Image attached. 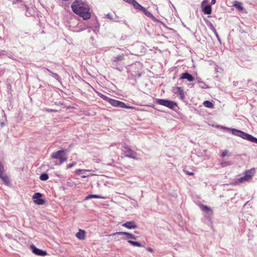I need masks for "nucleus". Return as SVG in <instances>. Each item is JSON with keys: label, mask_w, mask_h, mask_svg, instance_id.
<instances>
[{"label": "nucleus", "mask_w": 257, "mask_h": 257, "mask_svg": "<svg viewBox=\"0 0 257 257\" xmlns=\"http://www.w3.org/2000/svg\"><path fill=\"white\" fill-rule=\"evenodd\" d=\"M221 165L222 167H225V166L231 165V163L229 162H224L221 163Z\"/></svg>", "instance_id": "nucleus-32"}, {"label": "nucleus", "mask_w": 257, "mask_h": 257, "mask_svg": "<svg viewBox=\"0 0 257 257\" xmlns=\"http://www.w3.org/2000/svg\"><path fill=\"white\" fill-rule=\"evenodd\" d=\"M180 79H187L189 82H192L194 80V77L187 72L183 73L181 74Z\"/></svg>", "instance_id": "nucleus-12"}, {"label": "nucleus", "mask_w": 257, "mask_h": 257, "mask_svg": "<svg viewBox=\"0 0 257 257\" xmlns=\"http://www.w3.org/2000/svg\"><path fill=\"white\" fill-rule=\"evenodd\" d=\"M75 164V163H72V164H69V165H68V168H70L72 167H73Z\"/></svg>", "instance_id": "nucleus-37"}, {"label": "nucleus", "mask_w": 257, "mask_h": 257, "mask_svg": "<svg viewBox=\"0 0 257 257\" xmlns=\"http://www.w3.org/2000/svg\"><path fill=\"white\" fill-rule=\"evenodd\" d=\"M145 14V15L149 18H151L153 20L155 21L156 18L155 17L148 11L146 10L144 7L142 10Z\"/></svg>", "instance_id": "nucleus-14"}, {"label": "nucleus", "mask_w": 257, "mask_h": 257, "mask_svg": "<svg viewBox=\"0 0 257 257\" xmlns=\"http://www.w3.org/2000/svg\"><path fill=\"white\" fill-rule=\"evenodd\" d=\"M128 228L131 229V228H135L137 226H125Z\"/></svg>", "instance_id": "nucleus-39"}, {"label": "nucleus", "mask_w": 257, "mask_h": 257, "mask_svg": "<svg viewBox=\"0 0 257 257\" xmlns=\"http://www.w3.org/2000/svg\"><path fill=\"white\" fill-rule=\"evenodd\" d=\"M0 178L3 181V182L7 185L9 184L10 181L9 177L5 174H2L0 175Z\"/></svg>", "instance_id": "nucleus-20"}, {"label": "nucleus", "mask_w": 257, "mask_h": 257, "mask_svg": "<svg viewBox=\"0 0 257 257\" xmlns=\"http://www.w3.org/2000/svg\"><path fill=\"white\" fill-rule=\"evenodd\" d=\"M116 234H125V235H126L128 238H132V239H136V237L134 235H133L132 234H130L129 233L126 232H115V233L111 234L110 235H114Z\"/></svg>", "instance_id": "nucleus-15"}, {"label": "nucleus", "mask_w": 257, "mask_h": 257, "mask_svg": "<svg viewBox=\"0 0 257 257\" xmlns=\"http://www.w3.org/2000/svg\"><path fill=\"white\" fill-rule=\"evenodd\" d=\"M233 6L237 9L239 11H242L243 10L242 3L238 1H236L233 2Z\"/></svg>", "instance_id": "nucleus-16"}, {"label": "nucleus", "mask_w": 257, "mask_h": 257, "mask_svg": "<svg viewBox=\"0 0 257 257\" xmlns=\"http://www.w3.org/2000/svg\"><path fill=\"white\" fill-rule=\"evenodd\" d=\"M22 2V0H13V4H18Z\"/></svg>", "instance_id": "nucleus-35"}, {"label": "nucleus", "mask_w": 257, "mask_h": 257, "mask_svg": "<svg viewBox=\"0 0 257 257\" xmlns=\"http://www.w3.org/2000/svg\"><path fill=\"white\" fill-rule=\"evenodd\" d=\"M44 70L46 71H48L49 73H50L51 74V75H52V76L53 78H54L55 79H56L57 80H59V75L55 73H53L50 70H49L48 68H44Z\"/></svg>", "instance_id": "nucleus-22"}, {"label": "nucleus", "mask_w": 257, "mask_h": 257, "mask_svg": "<svg viewBox=\"0 0 257 257\" xmlns=\"http://www.w3.org/2000/svg\"><path fill=\"white\" fill-rule=\"evenodd\" d=\"M4 168L2 163H0V175L4 174Z\"/></svg>", "instance_id": "nucleus-31"}, {"label": "nucleus", "mask_w": 257, "mask_h": 257, "mask_svg": "<svg viewBox=\"0 0 257 257\" xmlns=\"http://www.w3.org/2000/svg\"><path fill=\"white\" fill-rule=\"evenodd\" d=\"M124 58V54H121L118 55L115 57H114L112 59L113 61L115 62H117L120 61H122Z\"/></svg>", "instance_id": "nucleus-19"}, {"label": "nucleus", "mask_w": 257, "mask_h": 257, "mask_svg": "<svg viewBox=\"0 0 257 257\" xmlns=\"http://www.w3.org/2000/svg\"><path fill=\"white\" fill-rule=\"evenodd\" d=\"M185 171L186 173L188 175L192 176L194 175V173L193 172H188L186 171Z\"/></svg>", "instance_id": "nucleus-36"}, {"label": "nucleus", "mask_w": 257, "mask_h": 257, "mask_svg": "<svg viewBox=\"0 0 257 257\" xmlns=\"http://www.w3.org/2000/svg\"><path fill=\"white\" fill-rule=\"evenodd\" d=\"M208 26L209 27V28L214 32V33H216V29H215L214 27L213 26V25L211 24V23H209V24L208 25Z\"/></svg>", "instance_id": "nucleus-30"}, {"label": "nucleus", "mask_w": 257, "mask_h": 257, "mask_svg": "<svg viewBox=\"0 0 257 257\" xmlns=\"http://www.w3.org/2000/svg\"><path fill=\"white\" fill-rule=\"evenodd\" d=\"M207 3V0H204L202 2V6L204 5L205 3Z\"/></svg>", "instance_id": "nucleus-41"}, {"label": "nucleus", "mask_w": 257, "mask_h": 257, "mask_svg": "<svg viewBox=\"0 0 257 257\" xmlns=\"http://www.w3.org/2000/svg\"><path fill=\"white\" fill-rule=\"evenodd\" d=\"M100 97L101 98H102L103 99L107 101V102H109V100H110L111 98L108 97L107 96L104 95H103V94H101L100 95Z\"/></svg>", "instance_id": "nucleus-29"}, {"label": "nucleus", "mask_w": 257, "mask_h": 257, "mask_svg": "<svg viewBox=\"0 0 257 257\" xmlns=\"http://www.w3.org/2000/svg\"><path fill=\"white\" fill-rule=\"evenodd\" d=\"M109 103L113 106L119 107L121 108H124L127 109H134V107L133 106H129L126 105L124 102L120 101L117 100L111 99L109 100Z\"/></svg>", "instance_id": "nucleus-7"}, {"label": "nucleus", "mask_w": 257, "mask_h": 257, "mask_svg": "<svg viewBox=\"0 0 257 257\" xmlns=\"http://www.w3.org/2000/svg\"><path fill=\"white\" fill-rule=\"evenodd\" d=\"M49 178L48 175L46 173H43L40 176V179L42 181H46Z\"/></svg>", "instance_id": "nucleus-25"}, {"label": "nucleus", "mask_w": 257, "mask_h": 257, "mask_svg": "<svg viewBox=\"0 0 257 257\" xmlns=\"http://www.w3.org/2000/svg\"><path fill=\"white\" fill-rule=\"evenodd\" d=\"M4 53H5V51H0V56L2 55H4Z\"/></svg>", "instance_id": "nucleus-44"}, {"label": "nucleus", "mask_w": 257, "mask_h": 257, "mask_svg": "<svg viewBox=\"0 0 257 257\" xmlns=\"http://www.w3.org/2000/svg\"><path fill=\"white\" fill-rule=\"evenodd\" d=\"M122 225H135V223L133 221L126 222L125 223H123Z\"/></svg>", "instance_id": "nucleus-33"}, {"label": "nucleus", "mask_w": 257, "mask_h": 257, "mask_svg": "<svg viewBox=\"0 0 257 257\" xmlns=\"http://www.w3.org/2000/svg\"><path fill=\"white\" fill-rule=\"evenodd\" d=\"M232 133L234 135L238 136L241 137V138L250 141L252 143H254L257 144V138L253 137L252 136L245 133L242 131L236 130V129H232L231 130Z\"/></svg>", "instance_id": "nucleus-2"}, {"label": "nucleus", "mask_w": 257, "mask_h": 257, "mask_svg": "<svg viewBox=\"0 0 257 257\" xmlns=\"http://www.w3.org/2000/svg\"><path fill=\"white\" fill-rule=\"evenodd\" d=\"M156 102L158 104L166 106L171 109H174L177 106L175 102L167 99H157Z\"/></svg>", "instance_id": "nucleus-6"}, {"label": "nucleus", "mask_w": 257, "mask_h": 257, "mask_svg": "<svg viewBox=\"0 0 257 257\" xmlns=\"http://www.w3.org/2000/svg\"><path fill=\"white\" fill-rule=\"evenodd\" d=\"M203 105L205 107H208V108H212L213 106L212 103L208 100L205 101L203 102Z\"/></svg>", "instance_id": "nucleus-23"}, {"label": "nucleus", "mask_w": 257, "mask_h": 257, "mask_svg": "<svg viewBox=\"0 0 257 257\" xmlns=\"http://www.w3.org/2000/svg\"><path fill=\"white\" fill-rule=\"evenodd\" d=\"M131 5H132L134 6V8H135L136 9L141 10V11L142 10V9L144 8L141 5H140L135 0H134V1L133 2V3H132V4Z\"/></svg>", "instance_id": "nucleus-18"}, {"label": "nucleus", "mask_w": 257, "mask_h": 257, "mask_svg": "<svg viewBox=\"0 0 257 257\" xmlns=\"http://www.w3.org/2000/svg\"><path fill=\"white\" fill-rule=\"evenodd\" d=\"M216 3V0H211V4L214 5Z\"/></svg>", "instance_id": "nucleus-42"}, {"label": "nucleus", "mask_w": 257, "mask_h": 257, "mask_svg": "<svg viewBox=\"0 0 257 257\" xmlns=\"http://www.w3.org/2000/svg\"><path fill=\"white\" fill-rule=\"evenodd\" d=\"M122 151L124 152L125 156L134 159H138L137 153L131 149L128 146H124Z\"/></svg>", "instance_id": "nucleus-8"}, {"label": "nucleus", "mask_w": 257, "mask_h": 257, "mask_svg": "<svg viewBox=\"0 0 257 257\" xmlns=\"http://www.w3.org/2000/svg\"><path fill=\"white\" fill-rule=\"evenodd\" d=\"M91 198H104V197L97 195H89L85 197V200H89Z\"/></svg>", "instance_id": "nucleus-21"}, {"label": "nucleus", "mask_w": 257, "mask_h": 257, "mask_svg": "<svg viewBox=\"0 0 257 257\" xmlns=\"http://www.w3.org/2000/svg\"><path fill=\"white\" fill-rule=\"evenodd\" d=\"M172 91L174 93L177 94L179 95L180 99L181 100L184 99L185 94L183 89L181 87L177 86L173 87Z\"/></svg>", "instance_id": "nucleus-10"}, {"label": "nucleus", "mask_w": 257, "mask_h": 257, "mask_svg": "<svg viewBox=\"0 0 257 257\" xmlns=\"http://www.w3.org/2000/svg\"><path fill=\"white\" fill-rule=\"evenodd\" d=\"M214 33L215 34V35H216L217 38L219 39V36H218V33H217V31H216V33Z\"/></svg>", "instance_id": "nucleus-43"}, {"label": "nucleus", "mask_w": 257, "mask_h": 257, "mask_svg": "<svg viewBox=\"0 0 257 257\" xmlns=\"http://www.w3.org/2000/svg\"><path fill=\"white\" fill-rule=\"evenodd\" d=\"M147 250L151 252H152L153 251V249L151 247H147Z\"/></svg>", "instance_id": "nucleus-40"}, {"label": "nucleus", "mask_w": 257, "mask_h": 257, "mask_svg": "<svg viewBox=\"0 0 257 257\" xmlns=\"http://www.w3.org/2000/svg\"><path fill=\"white\" fill-rule=\"evenodd\" d=\"M107 18L110 20H112V16L110 14H107L106 16Z\"/></svg>", "instance_id": "nucleus-38"}, {"label": "nucleus", "mask_w": 257, "mask_h": 257, "mask_svg": "<svg viewBox=\"0 0 257 257\" xmlns=\"http://www.w3.org/2000/svg\"><path fill=\"white\" fill-rule=\"evenodd\" d=\"M42 194L40 193H35L33 196L34 202L39 205L44 204L45 201L41 198Z\"/></svg>", "instance_id": "nucleus-11"}, {"label": "nucleus", "mask_w": 257, "mask_h": 257, "mask_svg": "<svg viewBox=\"0 0 257 257\" xmlns=\"http://www.w3.org/2000/svg\"><path fill=\"white\" fill-rule=\"evenodd\" d=\"M73 12L82 18L83 20H87L91 18L89 6L80 0H76L71 5Z\"/></svg>", "instance_id": "nucleus-1"}, {"label": "nucleus", "mask_w": 257, "mask_h": 257, "mask_svg": "<svg viewBox=\"0 0 257 257\" xmlns=\"http://www.w3.org/2000/svg\"><path fill=\"white\" fill-rule=\"evenodd\" d=\"M227 155H228V151H224L222 152V153L221 154V157H224L226 156Z\"/></svg>", "instance_id": "nucleus-34"}, {"label": "nucleus", "mask_w": 257, "mask_h": 257, "mask_svg": "<svg viewBox=\"0 0 257 257\" xmlns=\"http://www.w3.org/2000/svg\"><path fill=\"white\" fill-rule=\"evenodd\" d=\"M202 11L205 14H210L211 13V7L210 5H207L203 8Z\"/></svg>", "instance_id": "nucleus-17"}, {"label": "nucleus", "mask_w": 257, "mask_h": 257, "mask_svg": "<svg viewBox=\"0 0 257 257\" xmlns=\"http://www.w3.org/2000/svg\"><path fill=\"white\" fill-rule=\"evenodd\" d=\"M254 172L255 170L254 169L246 171L245 173L244 176L238 179L239 183H242L245 182L250 181L251 180Z\"/></svg>", "instance_id": "nucleus-4"}, {"label": "nucleus", "mask_w": 257, "mask_h": 257, "mask_svg": "<svg viewBox=\"0 0 257 257\" xmlns=\"http://www.w3.org/2000/svg\"><path fill=\"white\" fill-rule=\"evenodd\" d=\"M201 209L202 211L204 212H209L211 211V209L208 206L205 205H202L201 206Z\"/></svg>", "instance_id": "nucleus-27"}, {"label": "nucleus", "mask_w": 257, "mask_h": 257, "mask_svg": "<svg viewBox=\"0 0 257 257\" xmlns=\"http://www.w3.org/2000/svg\"><path fill=\"white\" fill-rule=\"evenodd\" d=\"M156 102L158 104L166 106L171 109H174L177 106L175 102L167 99H157Z\"/></svg>", "instance_id": "nucleus-5"}, {"label": "nucleus", "mask_w": 257, "mask_h": 257, "mask_svg": "<svg viewBox=\"0 0 257 257\" xmlns=\"http://www.w3.org/2000/svg\"><path fill=\"white\" fill-rule=\"evenodd\" d=\"M92 171V170H81V169H78L76 171V173L77 174H79L80 172H91Z\"/></svg>", "instance_id": "nucleus-28"}, {"label": "nucleus", "mask_w": 257, "mask_h": 257, "mask_svg": "<svg viewBox=\"0 0 257 257\" xmlns=\"http://www.w3.org/2000/svg\"><path fill=\"white\" fill-rule=\"evenodd\" d=\"M88 176H89V175H83L81 176V177L82 178H85L87 177Z\"/></svg>", "instance_id": "nucleus-45"}, {"label": "nucleus", "mask_w": 257, "mask_h": 257, "mask_svg": "<svg viewBox=\"0 0 257 257\" xmlns=\"http://www.w3.org/2000/svg\"><path fill=\"white\" fill-rule=\"evenodd\" d=\"M198 83L199 84V86L202 88H206L208 87L207 85L203 81L198 80Z\"/></svg>", "instance_id": "nucleus-26"}, {"label": "nucleus", "mask_w": 257, "mask_h": 257, "mask_svg": "<svg viewBox=\"0 0 257 257\" xmlns=\"http://www.w3.org/2000/svg\"><path fill=\"white\" fill-rule=\"evenodd\" d=\"M51 156L53 159H59L60 164L65 162L67 158L63 150H59L54 152L52 154Z\"/></svg>", "instance_id": "nucleus-3"}, {"label": "nucleus", "mask_w": 257, "mask_h": 257, "mask_svg": "<svg viewBox=\"0 0 257 257\" xmlns=\"http://www.w3.org/2000/svg\"><path fill=\"white\" fill-rule=\"evenodd\" d=\"M30 248L32 250V252L36 255L39 256H45L47 254V253L46 251H44L39 248H37L33 244L30 246Z\"/></svg>", "instance_id": "nucleus-9"}, {"label": "nucleus", "mask_w": 257, "mask_h": 257, "mask_svg": "<svg viewBox=\"0 0 257 257\" xmlns=\"http://www.w3.org/2000/svg\"><path fill=\"white\" fill-rule=\"evenodd\" d=\"M76 236L79 239L84 240L86 236V232L84 230L79 229V231L76 234Z\"/></svg>", "instance_id": "nucleus-13"}, {"label": "nucleus", "mask_w": 257, "mask_h": 257, "mask_svg": "<svg viewBox=\"0 0 257 257\" xmlns=\"http://www.w3.org/2000/svg\"><path fill=\"white\" fill-rule=\"evenodd\" d=\"M127 242L131 244L132 245H134V246H138V247H141L142 246L141 244L140 243L138 242H137V241H132V240H128L127 241Z\"/></svg>", "instance_id": "nucleus-24"}]
</instances>
